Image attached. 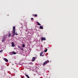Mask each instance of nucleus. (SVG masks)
<instances>
[{"mask_svg": "<svg viewBox=\"0 0 78 78\" xmlns=\"http://www.w3.org/2000/svg\"><path fill=\"white\" fill-rule=\"evenodd\" d=\"M18 35V34L17 33H16V27H13V33L12 34V37H14V35Z\"/></svg>", "mask_w": 78, "mask_h": 78, "instance_id": "nucleus-1", "label": "nucleus"}, {"mask_svg": "<svg viewBox=\"0 0 78 78\" xmlns=\"http://www.w3.org/2000/svg\"><path fill=\"white\" fill-rule=\"evenodd\" d=\"M48 62H49V61L48 60L47 61H45V62H44L43 65L44 66V65H46V64H47L48 63Z\"/></svg>", "mask_w": 78, "mask_h": 78, "instance_id": "nucleus-2", "label": "nucleus"}, {"mask_svg": "<svg viewBox=\"0 0 78 78\" xmlns=\"http://www.w3.org/2000/svg\"><path fill=\"white\" fill-rule=\"evenodd\" d=\"M6 37L4 36L2 38V42H5V40L6 39Z\"/></svg>", "mask_w": 78, "mask_h": 78, "instance_id": "nucleus-3", "label": "nucleus"}, {"mask_svg": "<svg viewBox=\"0 0 78 78\" xmlns=\"http://www.w3.org/2000/svg\"><path fill=\"white\" fill-rule=\"evenodd\" d=\"M15 46V44H14V43L13 42H12V47H14Z\"/></svg>", "mask_w": 78, "mask_h": 78, "instance_id": "nucleus-4", "label": "nucleus"}, {"mask_svg": "<svg viewBox=\"0 0 78 78\" xmlns=\"http://www.w3.org/2000/svg\"><path fill=\"white\" fill-rule=\"evenodd\" d=\"M45 40H46L45 38L41 37V41H45Z\"/></svg>", "mask_w": 78, "mask_h": 78, "instance_id": "nucleus-5", "label": "nucleus"}, {"mask_svg": "<svg viewBox=\"0 0 78 78\" xmlns=\"http://www.w3.org/2000/svg\"><path fill=\"white\" fill-rule=\"evenodd\" d=\"M35 59H36V57H33L32 58V61L33 62L34 61H35Z\"/></svg>", "mask_w": 78, "mask_h": 78, "instance_id": "nucleus-6", "label": "nucleus"}, {"mask_svg": "<svg viewBox=\"0 0 78 78\" xmlns=\"http://www.w3.org/2000/svg\"><path fill=\"white\" fill-rule=\"evenodd\" d=\"M12 53L13 55H16V53L15 52H14V51H13L12 52H11L10 53V54H12Z\"/></svg>", "mask_w": 78, "mask_h": 78, "instance_id": "nucleus-7", "label": "nucleus"}, {"mask_svg": "<svg viewBox=\"0 0 78 78\" xmlns=\"http://www.w3.org/2000/svg\"><path fill=\"white\" fill-rule=\"evenodd\" d=\"M4 60L5 62H8V60L6 58H4Z\"/></svg>", "mask_w": 78, "mask_h": 78, "instance_id": "nucleus-8", "label": "nucleus"}, {"mask_svg": "<svg viewBox=\"0 0 78 78\" xmlns=\"http://www.w3.org/2000/svg\"><path fill=\"white\" fill-rule=\"evenodd\" d=\"M39 28H40V29L42 30V29H43V28H44L43 27V26H40Z\"/></svg>", "mask_w": 78, "mask_h": 78, "instance_id": "nucleus-9", "label": "nucleus"}, {"mask_svg": "<svg viewBox=\"0 0 78 78\" xmlns=\"http://www.w3.org/2000/svg\"><path fill=\"white\" fill-rule=\"evenodd\" d=\"M8 34H9V37H10V36H11V34H10L9 32L8 33Z\"/></svg>", "mask_w": 78, "mask_h": 78, "instance_id": "nucleus-10", "label": "nucleus"}, {"mask_svg": "<svg viewBox=\"0 0 78 78\" xmlns=\"http://www.w3.org/2000/svg\"><path fill=\"white\" fill-rule=\"evenodd\" d=\"M43 53H44V51H43V52H41V53L40 54V56H42V54H43Z\"/></svg>", "mask_w": 78, "mask_h": 78, "instance_id": "nucleus-11", "label": "nucleus"}, {"mask_svg": "<svg viewBox=\"0 0 78 78\" xmlns=\"http://www.w3.org/2000/svg\"><path fill=\"white\" fill-rule=\"evenodd\" d=\"M37 25H39V26H40L41 25V24H40V23H39V22H37Z\"/></svg>", "mask_w": 78, "mask_h": 78, "instance_id": "nucleus-12", "label": "nucleus"}, {"mask_svg": "<svg viewBox=\"0 0 78 78\" xmlns=\"http://www.w3.org/2000/svg\"><path fill=\"white\" fill-rule=\"evenodd\" d=\"M32 16H34V17H37V15L36 14L35 15L33 14Z\"/></svg>", "mask_w": 78, "mask_h": 78, "instance_id": "nucleus-13", "label": "nucleus"}, {"mask_svg": "<svg viewBox=\"0 0 78 78\" xmlns=\"http://www.w3.org/2000/svg\"><path fill=\"white\" fill-rule=\"evenodd\" d=\"M25 75H26V76L27 77V78H30V77H29V76H28V75H27V74H25Z\"/></svg>", "mask_w": 78, "mask_h": 78, "instance_id": "nucleus-14", "label": "nucleus"}, {"mask_svg": "<svg viewBox=\"0 0 78 78\" xmlns=\"http://www.w3.org/2000/svg\"><path fill=\"white\" fill-rule=\"evenodd\" d=\"M47 50H48L47 48H46V49L44 50V52H47Z\"/></svg>", "mask_w": 78, "mask_h": 78, "instance_id": "nucleus-15", "label": "nucleus"}, {"mask_svg": "<svg viewBox=\"0 0 78 78\" xmlns=\"http://www.w3.org/2000/svg\"><path fill=\"white\" fill-rule=\"evenodd\" d=\"M22 47L23 48H24V47H25V44H23V45Z\"/></svg>", "mask_w": 78, "mask_h": 78, "instance_id": "nucleus-16", "label": "nucleus"}, {"mask_svg": "<svg viewBox=\"0 0 78 78\" xmlns=\"http://www.w3.org/2000/svg\"><path fill=\"white\" fill-rule=\"evenodd\" d=\"M2 51H3V50H1V51H0V53H2Z\"/></svg>", "mask_w": 78, "mask_h": 78, "instance_id": "nucleus-17", "label": "nucleus"}, {"mask_svg": "<svg viewBox=\"0 0 78 78\" xmlns=\"http://www.w3.org/2000/svg\"><path fill=\"white\" fill-rule=\"evenodd\" d=\"M31 20H33V18H31Z\"/></svg>", "mask_w": 78, "mask_h": 78, "instance_id": "nucleus-18", "label": "nucleus"}, {"mask_svg": "<svg viewBox=\"0 0 78 78\" xmlns=\"http://www.w3.org/2000/svg\"><path fill=\"white\" fill-rule=\"evenodd\" d=\"M18 48H20V46H18Z\"/></svg>", "mask_w": 78, "mask_h": 78, "instance_id": "nucleus-19", "label": "nucleus"}, {"mask_svg": "<svg viewBox=\"0 0 78 78\" xmlns=\"http://www.w3.org/2000/svg\"><path fill=\"white\" fill-rule=\"evenodd\" d=\"M21 50H23V49H21Z\"/></svg>", "mask_w": 78, "mask_h": 78, "instance_id": "nucleus-20", "label": "nucleus"}, {"mask_svg": "<svg viewBox=\"0 0 78 78\" xmlns=\"http://www.w3.org/2000/svg\"><path fill=\"white\" fill-rule=\"evenodd\" d=\"M21 78H23V77H21Z\"/></svg>", "mask_w": 78, "mask_h": 78, "instance_id": "nucleus-21", "label": "nucleus"}]
</instances>
